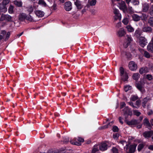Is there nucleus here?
I'll use <instances>...</instances> for the list:
<instances>
[{"instance_id":"nucleus-1","label":"nucleus","mask_w":153,"mask_h":153,"mask_svg":"<svg viewBox=\"0 0 153 153\" xmlns=\"http://www.w3.org/2000/svg\"><path fill=\"white\" fill-rule=\"evenodd\" d=\"M12 17L8 14H2L0 18V21L10 22L12 21Z\"/></svg>"},{"instance_id":"nucleus-2","label":"nucleus","mask_w":153,"mask_h":153,"mask_svg":"<svg viewBox=\"0 0 153 153\" xmlns=\"http://www.w3.org/2000/svg\"><path fill=\"white\" fill-rule=\"evenodd\" d=\"M26 20L30 22H34L37 21V17L34 14L29 13L27 15Z\"/></svg>"},{"instance_id":"nucleus-3","label":"nucleus","mask_w":153,"mask_h":153,"mask_svg":"<svg viewBox=\"0 0 153 153\" xmlns=\"http://www.w3.org/2000/svg\"><path fill=\"white\" fill-rule=\"evenodd\" d=\"M128 67L131 70L134 71L137 69V65L134 62L131 61L129 63Z\"/></svg>"},{"instance_id":"nucleus-4","label":"nucleus","mask_w":153,"mask_h":153,"mask_svg":"<svg viewBox=\"0 0 153 153\" xmlns=\"http://www.w3.org/2000/svg\"><path fill=\"white\" fill-rule=\"evenodd\" d=\"M126 122L128 125L130 126L138 125L140 123L138 120L135 119H133L130 121L126 120Z\"/></svg>"},{"instance_id":"nucleus-5","label":"nucleus","mask_w":153,"mask_h":153,"mask_svg":"<svg viewBox=\"0 0 153 153\" xmlns=\"http://www.w3.org/2000/svg\"><path fill=\"white\" fill-rule=\"evenodd\" d=\"M144 84L145 82L143 80H141L136 84V87L140 91H142L144 88Z\"/></svg>"},{"instance_id":"nucleus-6","label":"nucleus","mask_w":153,"mask_h":153,"mask_svg":"<svg viewBox=\"0 0 153 153\" xmlns=\"http://www.w3.org/2000/svg\"><path fill=\"white\" fill-rule=\"evenodd\" d=\"M139 43L141 47H144L146 44V40L144 37H141L139 39Z\"/></svg>"},{"instance_id":"nucleus-7","label":"nucleus","mask_w":153,"mask_h":153,"mask_svg":"<svg viewBox=\"0 0 153 153\" xmlns=\"http://www.w3.org/2000/svg\"><path fill=\"white\" fill-rule=\"evenodd\" d=\"M126 36V41L123 44V46L125 48H127L132 41L131 37L130 36L127 35Z\"/></svg>"},{"instance_id":"nucleus-8","label":"nucleus","mask_w":153,"mask_h":153,"mask_svg":"<svg viewBox=\"0 0 153 153\" xmlns=\"http://www.w3.org/2000/svg\"><path fill=\"white\" fill-rule=\"evenodd\" d=\"M64 5L65 9L67 11H70L72 8L71 3L70 1L66 2Z\"/></svg>"},{"instance_id":"nucleus-9","label":"nucleus","mask_w":153,"mask_h":153,"mask_svg":"<svg viewBox=\"0 0 153 153\" xmlns=\"http://www.w3.org/2000/svg\"><path fill=\"white\" fill-rule=\"evenodd\" d=\"M27 15L25 13H21L19 14L18 16L19 20L23 21L25 19L26 20Z\"/></svg>"},{"instance_id":"nucleus-10","label":"nucleus","mask_w":153,"mask_h":153,"mask_svg":"<svg viewBox=\"0 0 153 153\" xmlns=\"http://www.w3.org/2000/svg\"><path fill=\"white\" fill-rule=\"evenodd\" d=\"M147 49L149 51L152 53L153 52V37L151 41L148 45Z\"/></svg>"},{"instance_id":"nucleus-11","label":"nucleus","mask_w":153,"mask_h":153,"mask_svg":"<svg viewBox=\"0 0 153 153\" xmlns=\"http://www.w3.org/2000/svg\"><path fill=\"white\" fill-rule=\"evenodd\" d=\"M119 4L120 9L122 10L123 11L127 9V7L124 1H122L120 3H119Z\"/></svg>"},{"instance_id":"nucleus-12","label":"nucleus","mask_w":153,"mask_h":153,"mask_svg":"<svg viewBox=\"0 0 153 153\" xmlns=\"http://www.w3.org/2000/svg\"><path fill=\"white\" fill-rule=\"evenodd\" d=\"M142 30L144 32L151 33L152 31V29L150 26H147L143 27Z\"/></svg>"},{"instance_id":"nucleus-13","label":"nucleus","mask_w":153,"mask_h":153,"mask_svg":"<svg viewBox=\"0 0 153 153\" xmlns=\"http://www.w3.org/2000/svg\"><path fill=\"white\" fill-rule=\"evenodd\" d=\"M0 10L1 12H6L7 10V6L2 3L0 4Z\"/></svg>"},{"instance_id":"nucleus-14","label":"nucleus","mask_w":153,"mask_h":153,"mask_svg":"<svg viewBox=\"0 0 153 153\" xmlns=\"http://www.w3.org/2000/svg\"><path fill=\"white\" fill-rule=\"evenodd\" d=\"M153 133V131H146L143 134V136L145 138H149L150 137Z\"/></svg>"},{"instance_id":"nucleus-15","label":"nucleus","mask_w":153,"mask_h":153,"mask_svg":"<svg viewBox=\"0 0 153 153\" xmlns=\"http://www.w3.org/2000/svg\"><path fill=\"white\" fill-rule=\"evenodd\" d=\"M149 6L147 3H144L143 5V11L144 12H147L149 9Z\"/></svg>"},{"instance_id":"nucleus-16","label":"nucleus","mask_w":153,"mask_h":153,"mask_svg":"<svg viewBox=\"0 0 153 153\" xmlns=\"http://www.w3.org/2000/svg\"><path fill=\"white\" fill-rule=\"evenodd\" d=\"M118 34L119 36L122 37L124 36L126 34V32L123 28H121L118 31Z\"/></svg>"},{"instance_id":"nucleus-17","label":"nucleus","mask_w":153,"mask_h":153,"mask_svg":"<svg viewBox=\"0 0 153 153\" xmlns=\"http://www.w3.org/2000/svg\"><path fill=\"white\" fill-rule=\"evenodd\" d=\"M107 145L106 143H102L100 144L99 149L101 150H105L107 149Z\"/></svg>"},{"instance_id":"nucleus-18","label":"nucleus","mask_w":153,"mask_h":153,"mask_svg":"<svg viewBox=\"0 0 153 153\" xmlns=\"http://www.w3.org/2000/svg\"><path fill=\"white\" fill-rule=\"evenodd\" d=\"M35 13L36 16L39 17H42L44 15V13L41 10H36L35 12Z\"/></svg>"},{"instance_id":"nucleus-19","label":"nucleus","mask_w":153,"mask_h":153,"mask_svg":"<svg viewBox=\"0 0 153 153\" xmlns=\"http://www.w3.org/2000/svg\"><path fill=\"white\" fill-rule=\"evenodd\" d=\"M74 3L78 9H81L82 7V5L81 4V2L78 0H76V1Z\"/></svg>"},{"instance_id":"nucleus-20","label":"nucleus","mask_w":153,"mask_h":153,"mask_svg":"<svg viewBox=\"0 0 153 153\" xmlns=\"http://www.w3.org/2000/svg\"><path fill=\"white\" fill-rule=\"evenodd\" d=\"M142 53H143L144 56L146 58H149L151 57H152V55H151L148 52L146 51H144L143 50H142Z\"/></svg>"},{"instance_id":"nucleus-21","label":"nucleus","mask_w":153,"mask_h":153,"mask_svg":"<svg viewBox=\"0 0 153 153\" xmlns=\"http://www.w3.org/2000/svg\"><path fill=\"white\" fill-rule=\"evenodd\" d=\"M121 79L124 81H126L128 78V75L127 73L120 75Z\"/></svg>"},{"instance_id":"nucleus-22","label":"nucleus","mask_w":153,"mask_h":153,"mask_svg":"<svg viewBox=\"0 0 153 153\" xmlns=\"http://www.w3.org/2000/svg\"><path fill=\"white\" fill-rule=\"evenodd\" d=\"M121 79L124 81H126L128 78V75L127 73L120 75Z\"/></svg>"},{"instance_id":"nucleus-23","label":"nucleus","mask_w":153,"mask_h":153,"mask_svg":"<svg viewBox=\"0 0 153 153\" xmlns=\"http://www.w3.org/2000/svg\"><path fill=\"white\" fill-rule=\"evenodd\" d=\"M148 23L150 26L153 27V16L149 18L148 20Z\"/></svg>"},{"instance_id":"nucleus-24","label":"nucleus","mask_w":153,"mask_h":153,"mask_svg":"<svg viewBox=\"0 0 153 153\" xmlns=\"http://www.w3.org/2000/svg\"><path fill=\"white\" fill-rule=\"evenodd\" d=\"M132 18L134 21H137L140 20V17L138 15L134 14L132 15Z\"/></svg>"},{"instance_id":"nucleus-25","label":"nucleus","mask_w":153,"mask_h":153,"mask_svg":"<svg viewBox=\"0 0 153 153\" xmlns=\"http://www.w3.org/2000/svg\"><path fill=\"white\" fill-rule=\"evenodd\" d=\"M136 146L135 145H132L130 146L129 147V152H130L132 153L134 152Z\"/></svg>"},{"instance_id":"nucleus-26","label":"nucleus","mask_w":153,"mask_h":153,"mask_svg":"<svg viewBox=\"0 0 153 153\" xmlns=\"http://www.w3.org/2000/svg\"><path fill=\"white\" fill-rule=\"evenodd\" d=\"M13 3L18 7H21L22 6V3L21 1H18L17 0H15L13 1Z\"/></svg>"},{"instance_id":"nucleus-27","label":"nucleus","mask_w":153,"mask_h":153,"mask_svg":"<svg viewBox=\"0 0 153 153\" xmlns=\"http://www.w3.org/2000/svg\"><path fill=\"white\" fill-rule=\"evenodd\" d=\"M123 111L124 112V114H129L130 112V110L128 107H125L124 108L123 110Z\"/></svg>"},{"instance_id":"nucleus-28","label":"nucleus","mask_w":153,"mask_h":153,"mask_svg":"<svg viewBox=\"0 0 153 153\" xmlns=\"http://www.w3.org/2000/svg\"><path fill=\"white\" fill-rule=\"evenodd\" d=\"M143 124L144 125H146L148 126H150V123L148 120V119L147 118H145L143 120Z\"/></svg>"},{"instance_id":"nucleus-29","label":"nucleus","mask_w":153,"mask_h":153,"mask_svg":"<svg viewBox=\"0 0 153 153\" xmlns=\"http://www.w3.org/2000/svg\"><path fill=\"white\" fill-rule=\"evenodd\" d=\"M140 75L138 73H134L132 76V78L133 79L137 80L139 78Z\"/></svg>"},{"instance_id":"nucleus-30","label":"nucleus","mask_w":153,"mask_h":153,"mask_svg":"<svg viewBox=\"0 0 153 153\" xmlns=\"http://www.w3.org/2000/svg\"><path fill=\"white\" fill-rule=\"evenodd\" d=\"M151 100V98L148 97H146L143 98L142 100V103L146 104L147 102Z\"/></svg>"},{"instance_id":"nucleus-31","label":"nucleus","mask_w":153,"mask_h":153,"mask_svg":"<svg viewBox=\"0 0 153 153\" xmlns=\"http://www.w3.org/2000/svg\"><path fill=\"white\" fill-rule=\"evenodd\" d=\"M114 20L115 21L118 19L120 21L121 19V14H118L117 15H115L114 16Z\"/></svg>"},{"instance_id":"nucleus-32","label":"nucleus","mask_w":153,"mask_h":153,"mask_svg":"<svg viewBox=\"0 0 153 153\" xmlns=\"http://www.w3.org/2000/svg\"><path fill=\"white\" fill-rule=\"evenodd\" d=\"M14 7L12 5H10L8 9V11L10 13L12 14L13 13Z\"/></svg>"},{"instance_id":"nucleus-33","label":"nucleus","mask_w":153,"mask_h":153,"mask_svg":"<svg viewBox=\"0 0 153 153\" xmlns=\"http://www.w3.org/2000/svg\"><path fill=\"white\" fill-rule=\"evenodd\" d=\"M138 99V97L137 95H132L131 98V100L133 101H134Z\"/></svg>"},{"instance_id":"nucleus-34","label":"nucleus","mask_w":153,"mask_h":153,"mask_svg":"<svg viewBox=\"0 0 153 153\" xmlns=\"http://www.w3.org/2000/svg\"><path fill=\"white\" fill-rule=\"evenodd\" d=\"M38 4L40 5H41L45 6H46V3L43 0H39Z\"/></svg>"},{"instance_id":"nucleus-35","label":"nucleus","mask_w":153,"mask_h":153,"mask_svg":"<svg viewBox=\"0 0 153 153\" xmlns=\"http://www.w3.org/2000/svg\"><path fill=\"white\" fill-rule=\"evenodd\" d=\"M145 145L143 143L139 144L138 146V150L140 151L144 147Z\"/></svg>"},{"instance_id":"nucleus-36","label":"nucleus","mask_w":153,"mask_h":153,"mask_svg":"<svg viewBox=\"0 0 153 153\" xmlns=\"http://www.w3.org/2000/svg\"><path fill=\"white\" fill-rule=\"evenodd\" d=\"M120 75H122V74L123 75L127 73L126 72H125L124 69L123 67H120Z\"/></svg>"},{"instance_id":"nucleus-37","label":"nucleus","mask_w":153,"mask_h":153,"mask_svg":"<svg viewBox=\"0 0 153 153\" xmlns=\"http://www.w3.org/2000/svg\"><path fill=\"white\" fill-rule=\"evenodd\" d=\"M27 11L29 13H31L33 12V9L32 6L29 7H27Z\"/></svg>"},{"instance_id":"nucleus-38","label":"nucleus","mask_w":153,"mask_h":153,"mask_svg":"<svg viewBox=\"0 0 153 153\" xmlns=\"http://www.w3.org/2000/svg\"><path fill=\"white\" fill-rule=\"evenodd\" d=\"M131 87L129 85H127L124 87V90L126 92L131 89Z\"/></svg>"},{"instance_id":"nucleus-39","label":"nucleus","mask_w":153,"mask_h":153,"mask_svg":"<svg viewBox=\"0 0 153 153\" xmlns=\"http://www.w3.org/2000/svg\"><path fill=\"white\" fill-rule=\"evenodd\" d=\"M120 143H121V144H122L123 145L124 144L126 145V150H127L128 147V145L126 144V142L124 140H122L120 141Z\"/></svg>"},{"instance_id":"nucleus-40","label":"nucleus","mask_w":153,"mask_h":153,"mask_svg":"<svg viewBox=\"0 0 153 153\" xmlns=\"http://www.w3.org/2000/svg\"><path fill=\"white\" fill-rule=\"evenodd\" d=\"M133 112L134 114L137 116H139L141 114L140 112L138 111L137 110H133Z\"/></svg>"},{"instance_id":"nucleus-41","label":"nucleus","mask_w":153,"mask_h":153,"mask_svg":"<svg viewBox=\"0 0 153 153\" xmlns=\"http://www.w3.org/2000/svg\"><path fill=\"white\" fill-rule=\"evenodd\" d=\"M148 15H146L145 14H143L142 20L146 21L148 18Z\"/></svg>"},{"instance_id":"nucleus-42","label":"nucleus","mask_w":153,"mask_h":153,"mask_svg":"<svg viewBox=\"0 0 153 153\" xmlns=\"http://www.w3.org/2000/svg\"><path fill=\"white\" fill-rule=\"evenodd\" d=\"M97 146H94V148L93 149L91 152L92 153H95V152L98 151L99 150L97 147Z\"/></svg>"},{"instance_id":"nucleus-43","label":"nucleus","mask_w":153,"mask_h":153,"mask_svg":"<svg viewBox=\"0 0 153 153\" xmlns=\"http://www.w3.org/2000/svg\"><path fill=\"white\" fill-rule=\"evenodd\" d=\"M126 28H127L128 31L129 32H131L134 31V29L131 26L128 25L126 26Z\"/></svg>"},{"instance_id":"nucleus-44","label":"nucleus","mask_w":153,"mask_h":153,"mask_svg":"<svg viewBox=\"0 0 153 153\" xmlns=\"http://www.w3.org/2000/svg\"><path fill=\"white\" fill-rule=\"evenodd\" d=\"M149 13L151 16H153V5H152L149 9Z\"/></svg>"},{"instance_id":"nucleus-45","label":"nucleus","mask_w":153,"mask_h":153,"mask_svg":"<svg viewBox=\"0 0 153 153\" xmlns=\"http://www.w3.org/2000/svg\"><path fill=\"white\" fill-rule=\"evenodd\" d=\"M96 0H92L89 2V4L91 6L94 5L96 4Z\"/></svg>"},{"instance_id":"nucleus-46","label":"nucleus","mask_w":153,"mask_h":153,"mask_svg":"<svg viewBox=\"0 0 153 153\" xmlns=\"http://www.w3.org/2000/svg\"><path fill=\"white\" fill-rule=\"evenodd\" d=\"M10 0H3L1 3L6 6L8 4Z\"/></svg>"},{"instance_id":"nucleus-47","label":"nucleus","mask_w":153,"mask_h":153,"mask_svg":"<svg viewBox=\"0 0 153 153\" xmlns=\"http://www.w3.org/2000/svg\"><path fill=\"white\" fill-rule=\"evenodd\" d=\"M123 22L125 25H127L128 22V20L127 18H125L123 21Z\"/></svg>"},{"instance_id":"nucleus-48","label":"nucleus","mask_w":153,"mask_h":153,"mask_svg":"<svg viewBox=\"0 0 153 153\" xmlns=\"http://www.w3.org/2000/svg\"><path fill=\"white\" fill-rule=\"evenodd\" d=\"M145 68H141L139 70V72L140 74H143L146 72Z\"/></svg>"},{"instance_id":"nucleus-49","label":"nucleus","mask_w":153,"mask_h":153,"mask_svg":"<svg viewBox=\"0 0 153 153\" xmlns=\"http://www.w3.org/2000/svg\"><path fill=\"white\" fill-rule=\"evenodd\" d=\"M141 101L140 100H137L136 102V105L139 107L140 105Z\"/></svg>"},{"instance_id":"nucleus-50","label":"nucleus","mask_w":153,"mask_h":153,"mask_svg":"<svg viewBox=\"0 0 153 153\" xmlns=\"http://www.w3.org/2000/svg\"><path fill=\"white\" fill-rule=\"evenodd\" d=\"M112 151L113 153H118V149L115 147L113 148Z\"/></svg>"},{"instance_id":"nucleus-51","label":"nucleus","mask_w":153,"mask_h":153,"mask_svg":"<svg viewBox=\"0 0 153 153\" xmlns=\"http://www.w3.org/2000/svg\"><path fill=\"white\" fill-rule=\"evenodd\" d=\"M48 153H60L59 151L58 150L51 151H48Z\"/></svg>"},{"instance_id":"nucleus-52","label":"nucleus","mask_w":153,"mask_h":153,"mask_svg":"<svg viewBox=\"0 0 153 153\" xmlns=\"http://www.w3.org/2000/svg\"><path fill=\"white\" fill-rule=\"evenodd\" d=\"M125 55L127 56V58L128 59L131 58V55L129 53L126 52Z\"/></svg>"},{"instance_id":"nucleus-53","label":"nucleus","mask_w":153,"mask_h":153,"mask_svg":"<svg viewBox=\"0 0 153 153\" xmlns=\"http://www.w3.org/2000/svg\"><path fill=\"white\" fill-rule=\"evenodd\" d=\"M146 77L147 79L149 80H152V76L151 75L148 74L146 75Z\"/></svg>"},{"instance_id":"nucleus-54","label":"nucleus","mask_w":153,"mask_h":153,"mask_svg":"<svg viewBox=\"0 0 153 153\" xmlns=\"http://www.w3.org/2000/svg\"><path fill=\"white\" fill-rule=\"evenodd\" d=\"M113 130L114 132H117L118 131V128L116 126H114L113 128Z\"/></svg>"},{"instance_id":"nucleus-55","label":"nucleus","mask_w":153,"mask_h":153,"mask_svg":"<svg viewBox=\"0 0 153 153\" xmlns=\"http://www.w3.org/2000/svg\"><path fill=\"white\" fill-rule=\"evenodd\" d=\"M10 34V32H8L7 33L6 36V37L5 39V40H6L8 39V38L9 37Z\"/></svg>"},{"instance_id":"nucleus-56","label":"nucleus","mask_w":153,"mask_h":153,"mask_svg":"<svg viewBox=\"0 0 153 153\" xmlns=\"http://www.w3.org/2000/svg\"><path fill=\"white\" fill-rule=\"evenodd\" d=\"M114 14H115V15H117L118 14H120L119 13L118 10H117V9H114Z\"/></svg>"},{"instance_id":"nucleus-57","label":"nucleus","mask_w":153,"mask_h":153,"mask_svg":"<svg viewBox=\"0 0 153 153\" xmlns=\"http://www.w3.org/2000/svg\"><path fill=\"white\" fill-rule=\"evenodd\" d=\"M128 103L129 105L132 106L133 108H137V107L134 105L133 103L132 102H128Z\"/></svg>"},{"instance_id":"nucleus-58","label":"nucleus","mask_w":153,"mask_h":153,"mask_svg":"<svg viewBox=\"0 0 153 153\" xmlns=\"http://www.w3.org/2000/svg\"><path fill=\"white\" fill-rule=\"evenodd\" d=\"M125 105H126V104L124 102H122L120 104V108H122L124 106H125Z\"/></svg>"},{"instance_id":"nucleus-59","label":"nucleus","mask_w":153,"mask_h":153,"mask_svg":"<svg viewBox=\"0 0 153 153\" xmlns=\"http://www.w3.org/2000/svg\"><path fill=\"white\" fill-rule=\"evenodd\" d=\"M78 141L81 143V142H83L84 141V140L83 138L79 137L78 139Z\"/></svg>"},{"instance_id":"nucleus-60","label":"nucleus","mask_w":153,"mask_h":153,"mask_svg":"<svg viewBox=\"0 0 153 153\" xmlns=\"http://www.w3.org/2000/svg\"><path fill=\"white\" fill-rule=\"evenodd\" d=\"M74 144L76 145L77 146H80L81 145V143L79 142H78L77 141H76L75 142H74Z\"/></svg>"},{"instance_id":"nucleus-61","label":"nucleus","mask_w":153,"mask_h":153,"mask_svg":"<svg viewBox=\"0 0 153 153\" xmlns=\"http://www.w3.org/2000/svg\"><path fill=\"white\" fill-rule=\"evenodd\" d=\"M116 27L118 28H119L120 27H121V22H119L116 25Z\"/></svg>"},{"instance_id":"nucleus-62","label":"nucleus","mask_w":153,"mask_h":153,"mask_svg":"<svg viewBox=\"0 0 153 153\" xmlns=\"http://www.w3.org/2000/svg\"><path fill=\"white\" fill-rule=\"evenodd\" d=\"M6 31L5 30H2L1 32V34L3 35V36L6 34Z\"/></svg>"},{"instance_id":"nucleus-63","label":"nucleus","mask_w":153,"mask_h":153,"mask_svg":"<svg viewBox=\"0 0 153 153\" xmlns=\"http://www.w3.org/2000/svg\"><path fill=\"white\" fill-rule=\"evenodd\" d=\"M123 119L121 117H119V121L122 124H123V122L122 121Z\"/></svg>"},{"instance_id":"nucleus-64","label":"nucleus","mask_w":153,"mask_h":153,"mask_svg":"<svg viewBox=\"0 0 153 153\" xmlns=\"http://www.w3.org/2000/svg\"><path fill=\"white\" fill-rule=\"evenodd\" d=\"M148 148L149 149L153 150V145H150Z\"/></svg>"}]
</instances>
